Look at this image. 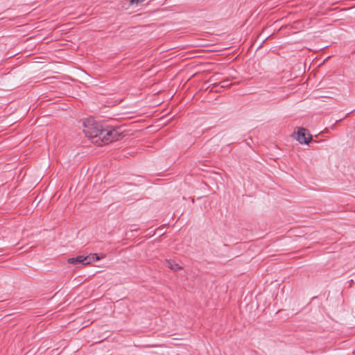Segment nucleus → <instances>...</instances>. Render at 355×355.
Here are the masks:
<instances>
[{
	"label": "nucleus",
	"instance_id": "423d86ee",
	"mask_svg": "<svg viewBox=\"0 0 355 355\" xmlns=\"http://www.w3.org/2000/svg\"><path fill=\"white\" fill-rule=\"evenodd\" d=\"M105 254H90L89 256H87V257H88V260L87 261H97V260H100L101 259H103L105 257Z\"/></svg>",
	"mask_w": 355,
	"mask_h": 355
},
{
	"label": "nucleus",
	"instance_id": "20e7f679",
	"mask_svg": "<svg viewBox=\"0 0 355 355\" xmlns=\"http://www.w3.org/2000/svg\"><path fill=\"white\" fill-rule=\"evenodd\" d=\"M87 260L88 257L79 255L76 257L69 258L68 259V263L71 264L83 263L84 265H87L89 263V261H87Z\"/></svg>",
	"mask_w": 355,
	"mask_h": 355
},
{
	"label": "nucleus",
	"instance_id": "6e6552de",
	"mask_svg": "<svg viewBox=\"0 0 355 355\" xmlns=\"http://www.w3.org/2000/svg\"><path fill=\"white\" fill-rule=\"evenodd\" d=\"M144 1V0H130V4H132V5L138 4Z\"/></svg>",
	"mask_w": 355,
	"mask_h": 355
},
{
	"label": "nucleus",
	"instance_id": "7ed1b4c3",
	"mask_svg": "<svg viewBox=\"0 0 355 355\" xmlns=\"http://www.w3.org/2000/svg\"><path fill=\"white\" fill-rule=\"evenodd\" d=\"M312 139V136L309 134L307 129L304 128H299L297 130V140L300 144H308Z\"/></svg>",
	"mask_w": 355,
	"mask_h": 355
},
{
	"label": "nucleus",
	"instance_id": "39448f33",
	"mask_svg": "<svg viewBox=\"0 0 355 355\" xmlns=\"http://www.w3.org/2000/svg\"><path fill=\"white\" fill-rule=\"evenodd\" d=\"M165 265L166 267H168V268H170L171 270H172L175 272L180 270L183 268L178 263H175L174 261L171 260V259H166Z\"/></svg>",
	"mask_w": 355,
	"mask_h": 355
},
{
	"label": "nucleus",
	"instance_id": "0eeeda50",
	"mask_svg": "<svg viewBox=\"0 0 355 355\" xmlns=\"http://www.w3.org/2000/svg\"><path fill=\"white\" fill-rule=\"evenodd\" d=\"M230 85L231 84L229 83L228 80H223V81L220 82V83H218V84H215V83L213 84L211 89H213L214 87H218V86H220L221 88H227V87H229L230 86Z\"/></svg>",
	"mask_w": 355,
	"mask_h": 355
},
{
	"label": "nucleus",
	"instance_id": "1a4fd4ad",
	"mask_svg": "<svg viewBox=\"0 0 355 355\" xmlns=\"http://www.w3.org/2000/svg\"><path fill=\"white\" fill-rule=\"evenodd\" d=\"M214 76H212L211 78H210V81H213V79H214Z\"/></svg>",
	"mask_w": 355,
	"mask_h": 355
},
{
	"label": "nucleus",
	"instance_id": "f03ea898",
	"mask_svg": "<svg viewBox=\"0 0 355 355\" xmlns=\"http://www.w3.org/2000/svg\"><path fill=\"white\" fill-rule=\"evenodd\" d=\"M99 144L98 145L108 144L112 141H117L123 137V132L120 127H108L103 128L99 133Z\"/></svg>",
	"mask_w": 355,
	"mask_h": 355
},
{
	"label": "nucleus",
	"instance_id": "f257e3e1",
	"mask_svg": "<svg viewBox=\"0 0 355 355\" xmlns=\"http://www.w3.org/2000/svg\"><path fill=\"white\" fill-rule=\"evenodd\" d=\"M83 132L85 136L92 139L95 144H99V133L103 129L102 125L95 121L92 118L88 119L83 122Z\"/></svg>",
	"mask_w": 355,
	"mask_h": 355
}]
</instances>
